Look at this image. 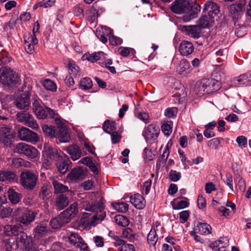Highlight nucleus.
<instances>
[{"instance_id": "9", "label": "nucleus", "mask_w": 251, "mask_h": 251, "mask_svg": "<svg viewBox=\"0 0 251 251\" xmlns=\"http://www.w3.org/2000/svg\"><path fill=\"white\" fill-rule=\"evenodd\" d=\"M14 152L24 154L31 158H34L38 155V151L35 148L24 143L16 145Z\"/></svg>"}, {"instance_id": "16", "label": "nucleus", "mask_w": 251, "mask_h": 251, "mask_svg": "<svg viewBox=\"0 0 251 251\" xmlns=\"http://www.w3.org/2000/svg\"><path fill=\"white\" fill-rule=\"evenodd\" d=\"M244 8V4L242 3L232 4L229 6V14L233 21L236 22L241 17Z\"/></svg>"}, {"instance_id": "25", "label": "nucleus", "mask_w": 251, "mask_h": 251, "mask_svg": "<svg viewBox=\"0 0 251 251\" xmlns=\"http://www.w3.org/2000/svg\"><path fill=\"white\" fill-rule=\"evenodd\" d=\"M38 39L35 35H30L25 38V48L27 52L32 53L34 50V46L38 44Z\"/></svg>"}, {"instance_id": "1", "label": "nucleus", "mask_w": 251, "mask_h": 251, "mask_svg": "<svg viewBox=\"0 0 251 251\" xmlns=\"http://www.w3.org/2000/svg\"><path fill=\"white\" fill-rule=\"evenodd\" d=\"M170 9L175 14L186 13L182 18L184 22H189L194 18L195 13L192 11V5L189 0H175L171 4Z\"/></svg>"}, {"instance_id": "30", "label": "nucleus", "mask_w": 251, "mask_h": 251, "mask_svg": "<svg viewBox=\"0 0 251 251\" xmlns=\"http://www.w3.org/2000/svg\"><path fill=\"white\" fill-rule=\"evenodd\" d=\"M7 193L9 200L13 204L18 203L22 198V195L16 192L13 188H9Z\"/></svg>"}, {"instance_id": "2", "label": "nucleus", "mask_w": 251, "mask_h": 251, "mask_svg": "<svg viewBox=\"0 0 251 251\" xmlns=\"http://www.w3.org/2000/svg\"><path fill=\"white\" fill-rule=\"evenodd\" d=\"M19 81L18 74L8 67L0 69V82L4 85L12 86Z\"/></svg>"}, {"instance_id": "23", "label": "nucleus", "mask_w": 251, "mask_h": 251, "mask_svg": "<svg viewBox=\"0 0 251 251\" xmlns=\"http://www.w3.org/2000/svg\"><path fill=\"white\" fill-rule=\"evenodd\" d=\"M204 10L207 15L213 18L217 16L220 12L218 4L212 1H208L205 3Z\"/></svg>"}, {"instance_id": "7", "label": "nucleus", "mask_w": 251, "mask_h": 251, "mask_svg": "<svg viewBox=\"0 0 251 251\" xmlns=\"http://www.w3.org/2000/svg\"><path fill=\"white\" fill-rule=\"evenodd\" d=\"M201 84L199 92L202 94L211 93L220 88V82L213 78L203 79Z\"/></svg>"}, {"instance_id": "33", "label": "nucleus", "mask_w": 251, "mask_h": 251, "mask_svg": "<svg viewBox=\"0 0 251 251\" xmlns=\"http://www.w3.org/2000/svg\"><path fill=\"white\" fill-rule=\"evenodd\" d=\"M214 22V18L208 15H204L199 20V27L205 28L210 25Z\"/></svg>"}, {"instance_id": "64", "label": "nucleus", "mask_w": 251, "mask_h": 251, "mask_svg": "<svg viewBox=\"0 0 251 251\" xmlns=\"http://www.w3.org/2000/svg\"><path fill=\"white\" fill-rule=\"evenodd\" d=\"M55 0H43L39 3L40 6L47 8L52 6L55 3Z\"/></svg>"}, {"instance_id": "39", "label": "nucleus", "mask_w": 251, "mask_h": 251, "mask_svg": "<svg viewBox=\"0 0 251 251\" xmlns=\"http://www.w3.org/2000/svg\"><path fill=\"white\" fill-rule=\"evenodd\" d=\"M147 240L149 244L154 246L158 240V236L155 229L151 228L148 235Z\"/></svg>"}, {"instance_id": "46", "label": "nucleus", "mask_w": 251, "mask_h": 251, "mask_svg": "<svg viewBox=\"0 0 251 251\" xmlns=\"http://www.w3.org/2000/svg\"><path fill=\"white\" fill-rule=\"evenodd\" d=\"M68 213V215L71 218L74 217L78 212L77 204L76 202L73 203L67 209L65 210Z\"/></svg>"}, {"instance_id": "56", "label": "nucleus", "mask_w": 251, "mask_h": 251, "mask_svg": "<svg viewBox=\"0 0 251 251\" xmlns=\"http://www.w3.org/2000/svg\"><path fill=\"white\" fill-rule=\"evenodd\" d=\"M109 40L110 44L113 46L120 45L122 42V40L120 38L113 35H109Z\"/></svg>"}, {"instance_id": "27", "label": "nucleus", "mask_w": 251, "mask_h": 251, "mask_svg": "<svg viewBox=\"0 0 251 251\" xmlns=\"http://www.w3.org/2000/svg\"><path fill=\"white\" fill-rule=\"evenodd\" d=\"M18 177L16 175L11 171H0V181L14 182L17 180Z\"/></svg>"}, {"instance_id": "60", "label": "nucleus", "mask_w": 251, "mask_h": 251, "mask_svg": "<svg viewBox=\"0 0 251 251\" xmlns=\"http://www.w3.org/2000/svg\"><path fill=\"white\" fill-rule=\"evenodd\" d=\"M177 112V109L175 107L167 108L165 111V115L167 117L172 118L175 117Z\"/></svg>"}, {"instance_id": "49", "label": "nucleus", "mask_w": 251, "mask_h": 251, "mask_svg": "<svg viewBox=\"0 0 251 251\" xmlns=\"http://www.w3.org/2000/svg\"><path fill=\"white\" fill-rule=\"evenodd\" d=\"M181 176V173L175 170H171L169 173V178L171 181L173 182L178 181Z\"/></svg>"}, {"instance_id": "42", "label": "nucleus", "mask_w": 251, "mask_h": 251, "mask_svg": "<svg viewBox=\"0 0 251 251\" xmlns=\"http://www.w3.org/2000/svg\"><path fill=\"white\" fill-rule=\"evenodd\" d=\"M42 84L44 87L48 90L52 92L55 91L56 90L57 86L56 84L50 79H45L43 81Z\"/></svg>"}, {"instance_id": "57", "label": "nucleus", "mask_w": 251, "mask_h": 251, "mask_svg": "<svg viewBox=\"0 0 251 251\" xmlns=\"http://www.w3.org/2000/svg\"><path fill=\"white\" fill-rule=\"evenodd\" d=\"M169 150L167 146L163 152V154L161 156V160L159 161V165H164L169 156Z\"/></svg>"}, {"instance_id": "13", "label": "nucleus", "mask_w": 251, "mask_h": 251, "mask_svg": "<svg viewBox=\"0 0 251 251\" xmlns=\"http://www.w3.org/2000/svg\"><path fill=\"white\" fill-rule=\"evenodd\" d=\"M16 242L18 246L25 249V251H35L30 243V239L27 237L26 234L24 232H20L17 235Z\"/></svg>"}, {"instance_id": "17", "label": "nucleus", "mask_w": 251, "mask_h": 251, "mask_svg": "<svg viewBox=\"0 0 251 251\" xmlns=\"http://www.w3.org/2000/svg\"><path fill=\"white\" fill-rule=\"evenodd\" d=\"M37 212L25 209L23 214L19 216L18 220L19 222L24 225H28L35 219Z\"/></svg>"}, {"instance_id": "22", "label": "nucleus", "mask_w": 251, "mask_h": 251, "mask_svg": "<svg viewBox=\"0 0 251 251\" xmlns=\"http://www.w3.org/2000/svg\"><path fill=\"white\" fill-rule=\"evenodd\" d=\"M181 30L187 35L195 39L201 36V28L198 25L183 26Z\"/></svg>"}, {"instance_id": "53", "label": "nucleus", "mask_w": 251, "mask_h": 251, "mask_svg": "<svg viewBox=\"0 0 251 251\" xmlns=\"http://www.w3.org/2000/svg\"><path fill=\"white\" fill-rule=\"evenodd\" d=\"M34 231L40 234L45 233L47 231V224L45 223H40L35 228Z\"/></svg>"}, {"instance_id": "15", "label": "nucleus", "mask_w": 251, "mask_h": 251, "mask_svg": "<svg viewBox=\"0 0 251 251\" xmlns=\"http://www.w3.org/2000/svg\"><path fill=\"white\" fill-rule=\"evenodd\" d=\"M30 95L28 92H25L14 102L16 106L20 109L27 110L30 104Z\"/></svg>"}, {"instance_id": "21", "label": "nucleus", "mask_w": 251, "mask_h": 251, "mask_svg": "<svg viewBox=\"0 0 251 251\" xmlns=\"http://www.w3.org/2000/svg\"><path fill=\"white\" fill-rule=\"evenodd\" d=\"M194 47L193 44L188 41H182L179 46V51L183 56H188L194 51Z\"/></svg>"}, {"instance_id": "45", "label": "nucleus", "mask_w": 251, "mask_h": 251, "mask_svg": "<svg viewBox=\"0 0 251 251\" xmlns=\"http://www.w3.org/2000/svg\"><path fill=\"white\" fill-rule=\"evenodd\" d=\"M234 182L236 184V187H238L241 192H244L245 190V182L240 176H236L234 178Z\"/></svg>"}, {"instance_id": "37", "label": "nucleus", "mask_w": 251, "mask_h": 251, "mask_svg": "<svg viewBox=\"0 0 251 251\" xmlns=\"http://www.w3.org/2000/svg\"><path fill=\"white\" fill-rule=\"evenodd\" d=\"M42 130L45 134L50 138L56 137L57 131L55 128L53 126H48L44 125L42 127Z\"/></svg>"}, {"instance_id": "34", "label": "nucleus", "mask_w": 251, "mask_h": 251, "mask_svg": "<svg viewBox=\"0 0 251 251\" xmlns=\"http://www.w3.org/2000/svg\"><path fill=\"white\" fill-rule=\"evenodd\" d=\"M68 240L71 244L76 247L82 243L83 239L78 233L71 232L68 235Z\"/></svg>"}, {"instance_id": "26", "label": "nucleus", "mask_w": 251, "mask_h": 251, "mask_svg": "<svg viewBox=\"0 0 251 251\" xmlns=\"http://www.w3.org/2000/svg\"><path fill=\"white\" fill-rule=\"evenodd\" d=\"M228 246V240L226 238L218 240L210 244V247L214 251H225Z\"/></svg>"}, {"instance_id": "18", "label": "nucleus", "mask_w": 251, "mask_h": 251, "mask_svg": "<svg viewBox=\"0 0 251 251\" xmlns=\"http://www.w3.org/2000/svg\"><path fill=\"white\" fill-rule=\"evenodd\" d=\"M64 150L70 155L71 159L74 161L78 159L82 155L81 150L75 144L66 147Z\"/></svg>"}, {"instance_id": "63", "label": "nucleus", "mask_w": 251, "mask_h": 251, "mask_svg": "<svg viewBox=\"0 0 251 251\" xmlns=\"http://www.w3.org/2000/svg\"><path fill=\"white\" fill-rule=\"evenodd\" d=\"M119 251H135V248L132 244L124 243L120 247Z\"/></svg>"}, {"instance_id": "51", "label": "nucleus", "mask_w": 251, "mask_h": 251, "mask_svg": "<svg viewBox=\"0 0 251 251\" xmlns=\"http://www.w3.org/2000/svg\"><path fill=\"white\" fill-rule=\"evenodd\" d=\"M58 217L63 225L69 223L72 219L71 217L68 215V212L65 210L61 212Z\"/></svg>"}, {"instance_id": "19", "label": "nucleus", "mask_w": 251, "mask_h": 251, "mask_svg": "<svg viewBox=\"0 0 251 251\" xmlns=\"http://www.w3.org/2000/svg\"><path fill=\"white\" fill-rule=\"evenodd\" d=\"M190 64L186 59L181 60L176 67V72L180 75L186 76L191 73Z\"/></svg>"}, {"instance_id": "54", "label": "nucleus", "mask_w": 251, "mask_h": 251, "mask_svg": "<svg viewBox=\"0 0 251 251\" xmlns=\"http://www.w3.org/2000/svg\"><path fill=\"white\" fill-rule=\"evenodd\" d=\"M246 17V18L245 24L247 25H248L251 22V0L249 1V3L247 6Z\"/></svg>"}, {"instance_id": "35", "label": "nucleus", "mask_w": 251, "mask_h": 251, "mask_svg": "<svg viewBox=\"0 0 251 251\" xmlns=\"http://www.w3.org/2000/svg\"><path fill=\"white\" fill-rule=\"evenodd\" d=\"M67 68L70 75L75 77L79 76V67L74 61H70Z\"/></svg>"}, {"instance_id": "41", "label": "nucleus", "mask_w": 251, "mask_h": 251, "mask_svg": "<svg viewBox=\"0 0 251 251\" xmlns=\"http://www.w3.org/2000/svg\"><path fill=\"white\" fill-rule=\"evenodd\" d=\"M69 203L68 199L64 195L60 196L56 200V205L60 209L65 208Z\"/></svg>"}, {"instance_id": "38", "label": "nucleus", "mask_w": 251, "mask_h": 251, "mask_svg": "<svg viewBox=\"0 0 251 251\" xmlns=\"http://www.w3.org/2000/svg\"><path fill=\"white\" fill-rule=\"evenodd\" d=\"M115 222L119 226H126L129 224V220L125 216L122 215H116L114 217Z\"/></svg>"}, {"instance_id": "61", "label": "nucleus", "mask_w": 251, "mask_h": 251, "mask_svg": "<svg viewBox=\"0 0 251 251\" xmlns=\"http://www.w3.org/2000/svg\"><path fill=\"white\" fill-rule=\"evenodd\" d=\"M151 180L150 179H148L144 184L143 193L144 195H148L150 191L151 186Z\"/></svg>"}, {"instance_id": "43", "label": "nucleus", "mask_w": 251, "mask_h": 251, "mask_svg": "<svg viewBox=\"0 0 251 251\" xmlns=\"http://www.w3.org/2000/svg\"><path fill=\"white\" fill-rule=\"evenodd\" d=\"M56 162L57 163L56 165L58 169V171L61 174H65L68 169V163L66 162L64 160H63V158L62 160L58 161Z\"/></svg>"}, {"instance_id": "47", "label": "nucleus", "mask_w": 251, "mask_h": 251, "mask_svg": "<svg viewBox=\"0 0 251 251\" xmlns=\"http://www.w3.org/2000/svg\"><path fill=\"white\" fill-rule=\"evenodd\" d=\"M103 129L105 132L110 134L116 129L114 123H110L108 121H105L103 125Z\"/></svg>"}, {"instance_id": "28", "label": "nucleus", "mask_w": 251, "mask_h": 251, "mask_svg": "<svg viewBox=\"0 0 251 251\" xmlns=\"http://www.w3.org/2000/svg\"><path fill=\"white\" fill-rule=\"evenodd\" d=\"M105 55V54L102 51L94 52L91 54L86 53L82 56V59L84 60H87L91 62H95L101 58L104 59Z\"/></svg>"}, {"instance_id": "3", "label": "nucleus", "mask_w": 251, "mask_h": 251, "mask_svg": "<svg viewBox=\"0 0 251 251\" xmlns=\"http://www.w3.org/2000/svg\"><path fill=\"white\" fill-rule=\"evenodd\" d=\"M33 106L34 113L38 118L45 119L46 118H53L55 121V118H58L54 111L50 108L46 107L44 109L40 104V101L37 96L33 98Z\"/></svg>"}, {"instance_id": "12", "label": "nucleus", "mask_w": 251, "mask_h": 251, "mask_svg": "<svg viewBox=\"0 0 251 251\" xmlns=\"http://www.w3.org/2000/svg\"><path fill=\"white\" fill-rule=\"evenodd\" d=\"M14 136L11 129L6 126L0 129V140L5 146H10L13 141Z\"/></svg>"}, {"instance_id": "10", "label": "nucleus", "mask_w": 251, "mask_h": 251, "mask_svg": "<svg viewBox=\"0 0 251 251\" xmlns=\"http://www.w3.org/2000/svg\"><path fill=\"white\" fill-rule=\"evenodd\" d=\"M55 122L59 129V131H57L56 138H58L61 142L65 143L69 142L70 140V136L66 125L59 118H55Z\"/></svg>"}, {"instance_id": "52", "label": "nucleus", "mask_w": 251, "mask_h": 251, "mask_svg": "<svg viewBox=\"0 0 251 251\" xmlns=\"http://www.w3.org/2000/svg\"><path fill=\"white\" fill-rule=\"evenodd\" d=\"M50 225L52 228L54 229H58L61 227L63 224L62 223V222L59 217L57 216V217L52 219L50 221Z\"/></svg>"}, {"instance_id": "55", "label": "nucleus", "mask_w": 251, "mask_h": 251, "mask_svg": "<svg viewBox=\"0 0 251 251\" xmlns=\"http://www.w3.org/2000/svg\"><path fill=\"white\" fill-rule=\"evenodd\" d=\"M220 141L217 138H213L208 141L207 146L209 148L217 150L218 149Z\"/></svg>"}, {"instance_id": "14", "label": "nucleus", "mask_w": 251, "mask_h": 251, "mask_svg": "<svg viewBox=\"0 0 251 251\" xmlns=\"http://www.w3.org/2000/svg\"><path fill=\"white\" fill-rule=\"evenodd\" d=\"M86 170L82 167L73 169L68 175V179L74 182L78 181L85 178Z\"/></svg>"}, {"instance_id": "58", "label": "nucleus", "mask_w": 251, "mask_h": 251, "mask_svg": "<svg viewBox=\"0 0 251 251\" xmlns=\"http://www.w3.org/2000/svg\"><path fill=\"white\" fill-rule=\"evenodd\" d=\"M189 202L188 201L183 200L179 201L176 205L173 206L174 209H180L185 208L189 206Z\"/></svg>"}, {"instance_id": "11", "label": "nucleus", "mask_w": 251, "mask_h": 251, "mask_svg": "<svg viewBox=\"0 0 251 251\" xmlns=\"http://www.w3.org/2000/svg\"><path fill=\"white\" fill-rule=\"evenodd\" d=\"M18 137L21 140L30 143L37 142L38 141L37 133L25 127H22L19 129Z\"/></svg>"}, {"instance_id": "8", "label": "nucleus", "mask_w": 251, "mask_h": 251, "mask_svg": "<svg viewBox=\"0 0 251 251\" xmlns=\"http://www.w3.org/2000/svg\"><path fill=\"white\" fill-rule=\"evenodd\" d=\"M17 120L34 130H38L39 126L33 116L29 113L20 112L17 114Z\"/></svg>"}, {"instance_id": "29", "label": "nucleus", "mask_w": 251, "mask_h": 251, "mask_svg": "<svg viewBox=\"0 0 251 251\" xmlns=\"http://www.w3.org/2000/svg\"><path fill=\"white\" fill-rule=\"evenodd\" d=\"M233 84L236 86H247L250 85V83L248 80V74H243L234 79Z\"/></svg>"}, {"instance_id": "20", "label": "nucleus", "mask_w": 251, "mask_h": 251, "mask_svg": "<svg viewBox=\"0 0 251 251\" xmlns=\"http://www.w3.org/2000/svg\"><path fill=\"white\" fill-rule=\"evenodd\" d=\"M159 133L158 127L153 125H150L144 132V134L147 140H155Z\"/></svg>"}, {"instance_id": "59", "label": "nucleus", "mask_w": 251, "mask_h": 251, "mask_svg": "<svg viewBox=\"0 0 251 251\" xmlns=\"http://www.w3.org/2000/svg\"><path fill=\"white\" fill-rule=\"evenodd\" d=\"M226 184L228 186L231 191L233 192V179L232 176L230 174H226V180L225 181Z\"/></svg>"}, {"instance_id": "50", "label": "nucleus", "mask_w": 251, "mask_h": 251, "mask_svg": "<svg viewBox=\"0 0 251 251\" xmlns=\"http://www.w3.org/2000/svg\"><path fill=\"white\" fill-rule=\"evenodd\" d=\"M124 237L132 241L135 238V232L130 228H126L123 231Z\"/></svg>"}, {"instance_id": "24", "label": "nucleus", "mask_w": 251, "mask_h": 251, "mask_svg": "<svg viewBox=\"0 0 251 251\" xmlns=\"http://www.w3.org/2000/svg\"><path fill=\"white\" fill-rule=\"evenodd\" d=\"M130 203L136 208L143 209L146 205V201L142 196L135 194L130 198Z\"/></svg>"}, {"instance_id": "31", "label": "nucleus", "mask_w": 251, "mask_h": 251, "mask_svg": "<svg viewBox=\"0 0 251 251\" xmlns=\"http://www.w3.org/2000/svg\"><path fill=\"white\" fill-rule=\"evenodd\" d=\"M194 230L201 234H208L211 233L210 226L206 223H199L195 227Z\"/></svg>"}, {"instance_id": "40", "label": "nucleus", "mask_w": 251, "mask_h": 251, "mask_svg": "<svg viewBox=\"0 0 251 251\" xmlns=\"http://www.w3.org/2000/svg\"><path fill=\"white\" fill-rule=\"evenodd\" d=\"M93 85L91 79L89 77H84L79 82V86L82 90L90 89Z\"/></svg>"}, {"instance_id": "32", "label": "nucleus", "mask_w": 251, "mask_h": 251, "mask_svg": "<svg viewBox=\"0 0 251 251\" xmlns=\"http://www.w3.org/2000/svg\"><path fill=\"white\" fill-rule=\"evenodd\" d=\"M79 163L84 164L89 167L91 171L95 174H98V171L95 164L92 161L91 158L86 156L81 158L78 162Z\"/></svg>"}, {"instance_id": "62", "label": "nucleus", "mask_w": 251, "mask_h": 251, "mask_svg": "<svg viewBox=\"0 0 251 251\" xmlns=\"http://www.w3.org/2000/svg\"><path fill=\"white\" fill-rule=\"evenodd\" d=\"M236 142L241 148H244L247 145V139L244 136H240L237 138Z\"/></svg>"}, {"instance_id": "6", "label": "nucleus", "mask_w": 251, "mask_h": 251, "mask_svg": "<svg viewBox=\"0 0 251 251\" xmlns=\"http://www.w3.org/2000/svg\"><path fill=\"white\" fill-rule=\"evenodd\" d=\"M85 209L86 211L96 213L93 216L94 220L102 221L106 216V212L104 211L103 203L101 199L96 203H88L86 205Z\"/></svg>"}, {"instance_id": "44", "label": "nucleus", "mask_w": 251, "mask_h": 251, "mask_svg": "<svg viewBox=\"0 0 251 251\" xmlns=\"http://www.w3.org/2000/svg\"><path fill=\"white\" fill-rule=\"evenodd\" d=\"M112 205L115 209L120 212H126L128 209V205L125 202H117Z\"/></svg>"}, {"instance_id": "48", "label": "nucleus", "mask_w": 251, "mask_h": 251, "mask_svg": "<svg viewBox=\"0 0 251 251\" xmlns=\"http://www.w3.org/2000/svg\"><path fill=\"white\" fill-rule=\"evenodd\" d=\"M109 235L114 241L113 243L115 246H122L125 243L124 240H123L121 237L115 235L114 233L110 232Z\"/></svg>"}, {"instance_id": "4", "label": "nucleus", "mask_w": 251, "mask_h": 251, "mask_svg": "<svg viewBox=\"0 0 251 251\" xmlns=\"http://www.w3.org/2000/svg\"><path fill=\"white\" fill-rule=\"evenodd\" d=\"M38 178V176L33 172L25 170L21 174L20 181L25 189L32 190L36 185Z\"/></svg>"}, {"instance_id": "36", "label": "nucleus", "mask_w": 251, "mask_h": 251, "mask_svg": "<svg viewBox=\"0 0 251 251\" xmlns=\"http://www.w3.org/2000/svg\"><path fill=\"white\" fill-rule=\"evenodd\" d=\"M54 193H62L68 191V187L63 185L57 180H53L52 182Z\"/></svg>"}, {"instance_id": "5", "label": "nucleus", "mask_w": 251, "mask_h": 251, "mask_svg": "<svg viewBox=\"0 0 251 251\" xmlns=\"http://www.w3.org/2000/svg\"><path fill=\"white\" fill-rule=\"evenodd\" d=\"M43 155L47 158V162L45 163L47 166H50L51 161L62 160L63 156H66L60 150H57L46 143L44 147Z\"/></svg>"}]
</instances>
